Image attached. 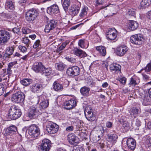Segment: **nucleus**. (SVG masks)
Returning <instances> with one entry per match:
<instances>
[{
	"mask_svg": "<svg viewBox=\"0 0 151 151\" xmlns=\"http://www.w3.org/2000/svg\"><path fill=\"white\" fill-rule=\"evenodd\" d=\"M22 114L20 109L17 106L13 105L10 107L9 110L8 115L12 120H15L19 118Z\"/></svg>",
	"mask_w": 151,
	"mask_h": 151,
	"instance_id": "nucleus-1",
	"label": "nucleus"
},
{
	"mask_svg": "<svg viewBox=\"0 0 151 151\" xmlns=\"http://www.w3.org/2000/svg\"><path fill=\"white\" fill-rule=\"evenodd\" d=\"M27 132L31 137L35 139H37L39 136L40 130L37 126L32 124L28 127L26 131V132Z\"/></svg>",
	"mask_w": 151,
	"mask_h": 151,
	"instance_id": "nucleus-2",
	"label": "nucleus"
},
{
	"mask_svg": "<svg viewBox=\"0 0 151 151\" xmlns=\"http://www.w3.org/2000/svg\"><path fill=\"white\" fill-rule=\"evenodd\" d=\"M38 12L35 8H32L28 10L25 14L26 20L29 23H32L37 18Z\"/></svg>",
	"mask_w": 151,
	"mask_h": 151,
	"instance_id": "nucleus-3",
	"label": "nucleus"
},
{
	"mask_svg": "<svg viewBox=\"0 0 151 151\" xmlns=\"http://www.w3.org/2000/svg\"><path fill=\"white\" fill-rule=\"evenodd\" d=\"M12 35L11 33L3 29L0 30V45H5L10 40Z\"/></svg>",
	"mask_w": 151,
	"mask_h": 151,
	"instance_id": "nucleus-4",
	"label": "nucleus"
},
{
	"mask_svg": "<svg viewBox=\"0 0 151 151\" xmlns=\"http://www.w3.org/2000/svg\"><path fill=\"white\" fill-rule=\"evenodd\" d=\"M25 96L21 92H17L13 94L11 97V101L15 103H23L25 99Z\"/></svg>",
	"mask_w": 151,
	"mask_h": 151,
	"instance_id": "nucleus-5",
	"label": "nucleus"
},
{
	"mask_svg": "<svg viewBox=\"0 0 151 151\" xmlns=\"http://www.w3.org/2000/svg\"><path fill=\"white\" fill-rule=\"evenodd\" d=\"M39 102L41 101L39 107V110L41 111L44 112V109L48 107L49 105L48 100L47 99L46 96L44 95H42L38 97Z\"/></svg>",
	"mask_w": 151,
	"mask_h": 151,
	"instance_id": "nucleus-6",
	"label": "nucleus"
},
{
	"mask_svg": "<svg viewBox=\"0 0 151 151\" xmlns=\"http://www.w3.org/2000/svg\"><path fill=\"white\" fill-rule=\"evenodd\" d=\"M37 110L38 111L35 107H30L29 110V117L31 119H35L38 116V114H41L42 116L47 115L46 112H42L39 109Z\"/></svg>",
	"mask_w": 151,
	"mask_h": 151,
	"instance_id": "nucleus-7",
	"label": "nucleus"
},
{
	"mask_svg": "<svg viewBox=\"0 0 151 151\" xmlns=\"http://www.w3.org/2000/svg\"><path fill=\"white\" fill-rule=\"evenodd\" d=\"M93 110L90 106H87L85 108L84 113L86 118L90 121H94L96 119L95 115L93 114Z\"/></svg>",
	"mask_w": 151,
	"mask_h": 151,
	"instance_id": "nucleus-8",
	"label": "nucleus"
},
{
	"mask_svg": "<svg viewBox=\"0 0 151 151\" xmlns=\"http://www.w3.org/2000/svg\"><path fill=\"white\" fill-rule=\"evenodd\" d=\"M144 40L143 35L139 34L131 36L130 37V41L132 43L139 45L142 44Z\"/></svg>",
	"mask_w": 151,
	"mask_h": 151,
	"instance_id": "nucleus-9",
	"label": "nucleus"
},
{
	"mask_svg": "<svg viewBox=\"0 0 151 151\" xmlns=\"http://www.w3.org/2000/svg\"><path fill=\"white\" fill-rule=\"evenodd\" d=\"M80 71V69L78 66H73L68 68L66 73L68 76L74 77L78 76Z\"/></svg>",
	"mask_w": 151,
	"mask_h": 151,
	"instance_id": "nucleus-10",
	"label": "nucleus"
},
{
	"mask_svg": "<svg viewBox=\"0 0 151 151\" xmlns=\"http://www.w3.org/2000/svg\"><path fill=\"white\" fill-rule=\"evenodd\" d=\"M57 22L54 20H52L48 22L45 26L44 31L47 33L52 32V31L56 27Z\"/></svg>",
	"mask_w": 151,
	"mask_h": 151,
	"instance_id": "nucleus-11",
	"label": "nucleus"
},
{
	"mask_svg": "<svg viewBox=\"0 0 151 151\" xmlns=\"http://www.w3.org/2000/svg\"><path fill=\"white\" fill-rule=\"evenodd\" d=\"M40 147L42 151H49L51 147V141L47 139H43Z\"/></svg>",
	"mask_w": 151,
	"mask_h": 151,
	"instance_id": "nucleus-12",
	"label": "nucleus"
},
{
	"mask_svg": "<svg viewBox=\"0 0 151 151\" xmlns=\"http://www.w3.org/2000/svg\"><path fill=\"white\" fill-rule=\"evenodd\" d=\"M58 126L55 123L50 122L46 126V130L50 134H54L57 132L58 130Z\"/></svg>",
	"mask_w": 151,
	"mask_h": 151,
	"instance_id": "nucleus-13",
	"label": "nucleus"
},
{
	"mask_svg": "<svg viewBox=\"0 0 151 151\" xmlns=\"http://www.w3.org/2000/svg\"><path fill=\"white\" fill-rule=\"evenodd\" d=\"M81 3L77 1L76 4L72 5L69 9V13L72 16L77 15L79 12L81 6Z\"/></svg>",
	"mask_w": 151,
	"mask_h": 151,
	"instance_id": "nucleus-14",
	"label": "nucleus"
},
{
	"mask_svg": "<svg viewBox=\"0 0 151 151\" xmlns=\"http://www.w3.org/2000/svg\"><path fill=\"white\" fill-rule=\"evenodd\" d=\"M14 49V45L7 47L6 48L5 53L3 55V59L4 60H8L13 54Z\"/></svg>",
	"mask_w": 151,
	"mask_h": 151,
	"instance_id": "nucleus-15",
	"label": "nucleus"
},
{
	"mask_svg": "<svg viewBox=\"0 0 151 151\" xmlns=\"http://www.w3.org/2000/svg\"><path fill=\"white\" fill-rule=\"evenodd\" d=\"M47 12L49 14L53 16L56 14H59V10L58 5L54 4L47 8Z\"/></svg>",
	"mask_w": 151,
	"mask_h": 151,
	"instance_id": "nucleus-16",
	"label": "nucleus"
},
{
	"mask_svg": "<svg viewBox=\"0 0 151 151\" xmlns=\"http://www.w3.org/2000/svg\"><path fill=\"white\" fill-rule=\"evenodd\" d=\"M76 99H72L66 101L64 103L65 108L67 110H70L74 108L76 105Z\"/></svg>",
	"mask_w": 151,
	"mask_h": 151,
	"instance_id": "nucleus-17",
	"label": "nucleus"
},
{
	"mask_svg": "<svg viewBox=\"0 0 151 151\" xmlns=\"http://www.w3.org/2000/svg\"><path fill=\"white\" fill-rule=\"evenodd\" d=\"M128 50V48L126 46L122 45L116 49L115 52L117 55L122 56L126 53Z\"/></svg>",
	"mask_w": 151,
	"mask_h": 151,
	"instance_id": "nucleus-18",
	"label": "nucleus"
},
{
	"mask_svg": "<svg viewBox=\"0 0 151 151\" xmlns=\"http://www.w3.org/2000/svg\"><path fill=\"white\" fill-rule=\"evenodd\" d=\"M68 139L70 144L75 145H76L79 142L78 138L73 133L68 135Z\"/></svg>",
	"mask_w": 151,
	"mask_h": 151,
	"instance_id": "nucleus-19",
	"label": "nucleus"
},
{
	"mask_svg": "<svg viewBox=\"0 0 151 151\" xmlns=\"http://www.w3.org/2000/svg\"><path fill=\"white\" fill-rule=\"evenodd\" d=\"M32 68L35 72L41 73L44 69V66L41 63H36L34 64Z\"/></svg>",
	"mask_w": 151,
	"mask_h": 151,
	"instance_id": "nucleus-20",
	"label": "nucleus"
},
{
	"mask_svg": "<svg viewBox=\"0 0 151 151\" xmlns=\"http://www.w3.org/2000/svg\"><path fill=\"white\" fill-rule=\"evenodd\" d=\"M127 144L129 148L131 150H133L136 147V142L134 139L129 138L127 141Z\"/></svg>",
	"mask_w": 151,
	"mask_h": 151,
	"instance_id": "nucleus-21",
	"label": "nucleus"
},
{
	"mask_svg": "<svg viewBox=\"0 0 151 151\" xmlns=\"http://www.w3.org/2000/svg\"><path fill=\"white\" fill-rule=\"evenodd\" d=\"M17 131V127L14 125H12L7 128L6 130V134L7 135H12L14 134Z\"/></svg>",
	"mask_w": 151,
	"mask_h": 151,
	"instance_id": "nucleus-22",
	"label": "nucleus"
},
{
	"mask_svg": "<svg viewBox=\"0 0 151 151\" xmlns=\"http://www.w3.org/2000/svg\"><path fill=\"white\" fill-rule=\"evenodd\" d=\"M14 2L10 0H7L5 4V8L9 11H13L15 9Z\"/></svg>",
	"mask_w": 151,
	"mask_h": 151,
	"instance_id": "nucleus-23",
	"label": "nucleus"
},
{
	"mask_svg": "<svg viewBox=\"0 0 151 151\" xmlns=\"http://www.w3.org/2000/svg\"><path fill=\"white\" fill-rule=\"evenodd\" d=\"M53 89L55 91H60L63 89V86L62 85L59 83L57 81H55L52 85Z\"/></svg>",
	"mask_w": 151,
	"mask_h": 151,
	"instance_id": "nucleus-24",
	"label": "nucleus"
},
{
	"mask_svg": "<svg viewBox=\"0 0 151 151\" xmlns=\"http://www.w3.org/2000/svg\"><path fill=\"white\" fill-rule=\"evenodd\" d=\"M128 28L131 31H134L139 26L138 23L136 21L131 20L129 23Z\"/></svg>",
	"mask_w": 151,
	"mask_h": 151,
	"instance_id": "nucleus-25",
	"label": "nucleus"
},
{
	"mask_svg": "<svg viewBox=\"0 0 151 151\" xmlns=\"http://www.w3.org/2000/svg\"><path fill=\"white\" fill-rule=\"evenodd\" d=\"M90 89L86 86L81 87L80 89L81 94L84 97H88L89 95Z\"/></svg>",
	"mask_w": 151,
	"mask_h": 151,
	"instance_id": "nucleus-26",
	"label": "nucleus"
},
{
	"mask_svg": "<svg viewBox=\"0 0 151 151\" xmlns=\"http://www.w3.org/2000/svg\"><path fill=\"white\" fill-rule=\"evenodd\" d=\"M42 88V84H35L32 85L30 87V89L33 93H38L40 90Z\"/></svg>",
	"mask_w": 151,
	"mask_h": 151,
	"instance_id": "nucleus-27",
	"label": "nucleus"
},
{
	"mask_svg": "<svg viewBox=\"0 0 151 151\" xmlns=\"http://www.w3.org/2000/svg\"><path fill=\"white\" fill-rule=\"evenodd\" d=\"M74 52L76 55L81 58L85 57L87 56V54L85 52L78 48H75Z\"/></svg>",
	"mask_w": 151,
	"mask_h": 151,
	"instance_id": "nucleus-28",
	"label": "nucleus"
},
{
	"mask_svg": "<svg viewBox=\"0 0 151 151\" xmlns=\"http://www.w3.org/2000/svg\"><path fill=\"white\" fill-rule=\"evenodd\" d=\"M96 49L99 52L100 55L102 56H105L106 54V48L102 46H97Z\"/></svg>",
	"mask_w": 151,
	"mask_h": 151,
	"instance_id": "nucleus-29",
	"label": "nucleus"
},
{
	"mask_svg": "<svg viewBox=\"0 0 151 151\" xmlns=\"http://www.w3.org/2000/svg\"><path fill=\"white\" fill-rule=\"evenodd\" d=\"M117 119L119 122L122 124L123 127L126 130H128L129 129L130 125L129 123L127 121H124L123 119H121L119 118H118ZM116 121H117V120H116Z\"/></svg>",
	"mask_w": 151,
	"mask_h": 151,
	"instance_id": "nucleus-30",
	"label": "nucleus"
},
{
	"mask_svg": "<svg viewBox=\"0 0 151 151\" xmlns=\"http://www.w3.org/2000/svg\"><path fill=\"white\" fill-rule=\"evenodd\" d=\"M78 44L81 48H86L88 46V43L87 40H79Z\"/></svg>",
	"mask_w": 151,
	"mask_h": 151,
	"instance_id": "nucleus-31",
	"label": "nucleus"
},
{
	"mask_svg": "<svg viewBox=\"0 0 151 151\" xmlns=\"http://www.w3.org/2000/svg\"><path fill=\"white\" fill-rule=\"evenodd\" d=\"M61 2L64 10L67 11L70 4V0H61Z\"/></svg>",
	"mask_w": 151,
	"mask_h": 151,
	"instance_id": "nucleus-32",
	"label": "nucleus"
},
{
	"mask_svg": "<svg viewBox=\"0 0 151 151\" xmlns=\"http://www.w3.org/2000/svg\"><path fill=\"white\" fill-rule=\"evenodd\" d=\"M121 66L119 64H115V65H114V71H115L114 77H116V76L118 75H120V74H121Z\"/></svg>",
	"mask_w": 151,
	"mask_h": 151,
	"instance_id": "nucleus-33",
	"label": "nucleus"
},
{
	"mask_svg": "<svg viewBox=\"0 0 151 151\" xmlns=\"http://www.w3.org/2000/svg\"><path fill=\"white\" fill-rule=\"evenodd\" d=\"M33 82V80L30 78H24L20 81L22 84L24 86H27Z\"/></svg>",
	"mask_w": 151,
	"mask_h": 151,
	"instance_id": "nucleus-34",
	"label": "nucleus"
},
{
	"mask_svg": "<svg viewBox=\"0 0 151 151\" xmlns=\"http://www.w3.org/2000/svg\"><path fill=\"white\" fill-rule=\"evenodd\" d=\"M106 37L108 40H113V32L112 28L109 29L106 33Z\"/></svg>",
	"mask_w": 151,
	"mask_h": 151,
	"instance_id": "nucleus-35",
	"label": "nucleus"
},
{
	"mask_svg": "<svg viewBox=\"0 0 151 151\" xmlns=\"http://www.w3.org/2000/svg\"><path fill=\"white\" fill-rule=\"evenodd\" d=\"M119 76H121V74L120 75H118L116 76V77H114L115 79L119 81L122 84L125 85L126 83L127 79L124 77L120 78Z\"/></svg>",
	"mask_w": 151,
	"mask_h": 151,
	"instance_id": "nucleus-36",
	"label": "nucleus"
},
{
	"mask_svg": "<svg viewBox=\"0 0 151 151\" xmlns=\"http://www.w3.org/2000/svg\"><path fill=\"white\" fill-rule=\"evenodd\" d=\"M142 97H143V96H142ZM150 98H151L149 96L147 95L144 96L142 102L143 104L145 106L149 105L150 101Z\"/></svg>",
	"mask_w": 151,
	"mask_h": 151,
	"instance_id": "nucleus-37",
	"label": "nucleus"
},
{
	"mask_svg": "<svg viewBox=\"0 0 151 151\" xmlns=\"http://www.w3.org/2000/svg\"><path fill=\"white\" fill-rule=\"evenodd\" d=\"M145 145L146 147L151 146V138L149 136H146L145 138Z\"/></svg>",
	"mask_w": 151,
	"mask_h": 151,
	"instance_id": "nucleus-38",
	"label": "nucleus"
},
{
	"mask_svg": "<svg viewBox=\"0 0 151 151\" xmlns=\"http://www.w3.org/2000/svg\"><path fill=\"white\" fill-rule=\"evenodd\" d=\"M52 72V70L51 68H46L44 66V69H43V72L41 74H43L45 73V76H47L49 75Z\"/></svg>",
	"mask_w": 151,
	"mask_h": 151,
	"instance_id": "nucleus-39",
	"label": "nucleus"
},
{
	"mask_svg": "<svg viewBox=\"0 0 151 151\" xmlns=\"http://www.w3.org/2000/svg\"><path fill=\"white\" fill-rule=\"evenodd\" d=\"M138 109L136 108H133L132 109L130 112V115L132 117L135 118L138 114Z\"/></svg>",
	"mask_w": 151,
	"mask_h": 151,
	"instance_id": "nucleus-40",
	"label": "nucleus"
},
{
	"mask_svg": "<svg viewBox=\"0 0 151 151\" xmlns=\"http://www.w3.org/2000/svg\"><path fill=\"white\" fill-rule=\"evenodd\" d=\"M88 11V9L86 6H84L81 10V12L80 14L81 17H84L87 14V12Z\"/></svg>",
	"mask_w": 151,
	"mask_h": 151,
	"instance_id": "nucleus-41",
	"label": "nucleus"
},
{
	"mask_svg": "<svg viewBox=\"0 0 151 151\" xmlns=\"http://www.w3.org/2000/svg\"><path fill=\"white\" fill-rule=\"evenodd\" d=\"M141 125L140 121L138 119H136L135 123L133 125V127L135 128V129H139V127Z\"/></svg>",
	"mask_w": 151,
	"mask_h": 151,
	"instance_id": "nucleus-42",
	"label": "nucleus"
},
{
	"mask_svg": "<svg viewBox=\"0 0 151 151\" xmlns=\"http://www.w3.org/2000/svg\"><path fill=\"white\" fill-rule=\"evenodd\" d=\"M149 4L150 3L148 2V0H142L140 3L141 6L142 8L147 7Z\"/></svg>",
	"mask_w": 151,
	"mask_h": 151,
	"instance_id": "nucleus-43",
	"label": "nucleus"
},
{
	"mask_svg": "<svg viewBox=\"0 0 151 151\" xmlns=\"http://www.w3.org/2000/svg\"><path fill=\"white\" fill-rule=\"evenodd\" d=\"M143 70H145L146 72H149L151 70V62L148 63L145 67L142 69L141 71Z\"/></svg>",
	"mask_w": 151,
	"mask_h": 151,
	"instance_id": "nucleus-44",
	"label": "nucleus"
},
{
	"mask_svg": "<svg viewBox=\"0 0 151 151\" xmlns=\"http://www.w3.org/2000/svg\"><path fill=\"white\" fill-rule=\"evenodd\" d=\"M119 34H118V32L117 30L114 28V42L116 41L119 37Z\"/></svg>",
	"mask_w": 151,
	"mask_h": 151,
	"instance_id": "nucleus-45",
	"label": "nucleus"
},
{
	"mask_svg": "<svg viewBox=\"0 0 151 151\" xmlns=\"http://www.w3.org/2000/svg\"><path fill=\"white\" fill-rule=\"evenodd\" d=\"M26 0H20L18 2L19 6H21L22 9L24 8L25 6Z\"/></svg>",
	"mask_w": 151,
	"mask_h": 151,
	"instance_id": "nucleus-46",
	"label": "nucleus"
},
{
	"mask_svg": "<svg viewBox=\"0 0 151 151\" xmlns=\"http://www.w3.org/2000/svg\"><path fill=\"white\" fill-rule=\"evenodd\" d=\"M22 33L24 34L29 33L31 32V30L27 27H23L22 29Z\"/></svg>",
	"mask_w": 151,
	"mask_h": 151,
	"instance_id": "nucleus-47",
	"label": "nucleus"
},
{
	"mask_svg": "<svg viewBox=\"0 0 151 151\" xmlns=\"http://www.w3.org/2000/svg\"><path fill=\"white\" fill-rule=\"evenodd\" d=\"M136 10L134 9H129L128 12V14L129 15L134 16L136 14Z\"/></svg>",
	"mask_w": 151,
	"mask_h": 151,
	"instance_id": "nucleus-48",
	"label": "nucleus"
},
{
	"mask_svg": "<svg viewBox=\"0 0 151 151\" xmlns=\"http://www.w3.org/2000/svg\"><path fill=\"white\" fill-rule=\"evenodd\" d=\"M40 41L39 40H37L35 42L33 45V47L34 48H40V47H39V46H41V45L40 44Z\"/></svg>",
	"mask_w": 151,
	"mask_h": 151,
	"instance_id": "nucleus-49",
	"label": "nucleus"
},
{
	"mask_svg": "<svg viewBox=\"0 0 151 151\" xmlns=\"http://www.w3.org/2000/svg\"><path fill=\"white\" fill-rule=\"evenodd\" d=\"M23 42L27 46H29V44H30V42L28 37H26L23 39Z\"/></svg>",
	"mask_w": 151,
	"mask_h": 151,
	"instance_id": "nucleus-50",
	"label": "nucleus"
},
{
	"mask_svg": "<svg viewBox=\"0 0 151 151\" xmlns=\"http://www.w3.org/2000/svg\"><path fill=\"white\" fill-rule=\"evenodd\" d=\"M18 48L19 50L23 53L27 51L26 47L24 46L19 45L18 46Z\"/></svg>",
	"mask_w": 151,
	"mask_h": 151,
	"instance_id": "nucleus-51",
	"label": "nucleus"
},
{
	"mask_svg": "<svg viewBox=\"0 0 151 151\" xmlns=\"http://www.w3.org/2000/svg\"><path fill=\"white\" fill-rule=\"evenodd\" d=\"M4 85L1 83H0V96H1L4 93Z\"/></svg>",
	"mask_w": 151,
	"mask_h": 151,
	"instance_id": "nucleus-52",
	"label": "nucleus"
},
{
	"mask_svg": "<svg viewBox=\"0 0 151 151\" xmlns=\"http://www.w3.org/2000/svg\"><path fill=\"white\" fill-rule=\"evenodd\" d=\"M65 58L69 62L72 63H74L76 62V59L74 58L67 56L65 57Z\"/></svg>",
	"mask_w": 151,
	"mask_h": 151,
	"instance_id": "nucleus-53",
	"label": "nucleus"
},
{
	"mask_svg": "<svg viewBox=\"0 0 151 151\" xmlns=\"http://www.w3.org/2000/svg\"><path fill=\"white\" fill-rule=\"evenodd\" d=\"M12 31L14 33L18 34L20 33L19 31V28L18 27H14L12 29Z\"/></svg>",
	"mask_w": 151,
	"mask_h": 151,
	"instance_id": "nucleus-54",
	"label": "nucleus"
},
{
	"mask_svg": "<svg viewBox=\"0 0 151 151\" xmlns=\"http://www.w3.org/2000/svg\"><path fill=\"white\" fill-rule=\"evenodd\" d=\"M58 69L59 70H62L64 68L65 66L62 63H60L57 65Z\"/></svg>",
	"mask_w": 151,
	"mask_h": 151,
	"instance_id": "nucleus-55",
	"label": "nucleus"
},
{
	"mask_svg": "<svg viewBox=\"0 0 151 151\" xmlns=\"http://www.w3.org/2000/svg\"><path fill=\"white\" fill-rule=\"evenodd\" d=\"M16 151H25V150L22 145H19L16 149Z\"/></svg>",
	"mask_w": 151,
	"mask_h": 151,
	"instance_id": "nucleus-56",
	"label": "nucleus"
},
{
	"mask_svg": "<svg viewBox=\"0 0 151 151\" xmlns=\"http://www.w3.org/2000/svg\"><path fill=\"white\" fill-rule=\"evenodd\" d=\"M146 17L147 19L151 21V11H148L146 13Z\"/></svg>",
	"mask_w": 151,
	"mask_h": 151,
	"instance_id": "nucleus-57",
	"label": "nucleus"
},
{
	"mask_svg": "<svg viewBox=\"0 0 151 151\" xmlns=\"http://www.w3.org/2000/svg\"><path fill=\"white\" fill-rule=\"evenodd\" d=\"M129 84L132 85H135L137 84L136 81L132 78L130 79V81Z\"/></svg>",
	"mask_w": 151,
	"mask_h": 151,
	"instance_id": "nucleus-58",
	"label": "nucleus"
},
{
	"mask_svg": "<svg viewBox=\"0 0 151 151\" xmlns=\"http://www.w3.org/2000/svg\"><path fill=\"white\" fill-rule=\"evenodd\" d=\"M108 141L110 142H112L113 140V137L112 134H108L107 136Z\"/></svg>",
	"mask_w": 151,
	"mask_h": 151,
	"instance_id": "nucleus-59",
	"label": "nucleus"
},
{
	"mask_svg": "<svg viewBox=\"0 0 151 151\" xmlns=\"http://www.w3.org/2000/svg\"><path fill=\"white\" fill-rule=\"evenodd\" d=\"M74 129V127L73 126H69L67 127L66 129V130L68 132H71Z\"/></svg>",
	"mask_w": 151,
	"mask_h": 151,
	"instance_id": "nucleus-60",
	"label": "nucleus"
},
{
	"mask_svg": "<svg viewBox=\"0 0 151 151\" xmlns=\"http://www.w3.org/2000/svg\"><path fill=\"white\" fill-rule=\"evenodd\" d=\"M15 63L14 62H12L9 63L8 65V67L9 68H12V67Z\"/></svg>",
	"mask_w": 151,
	"mask_h": 151,
	"instance_id": "nucleus-61",
	"label": "nucleus"
},
{
	"mask_svg": "<svg viewBox=\"0 0 151 151\" xmlns=\"http://www.w3.org/2000/svg\"><path fill=\"white\" fill-rule=\"evenodd\" d=\"M103 3L102 0H97L96 1V3L98 5H102Z\"/></svg>",
	"mask_w": 151,
	"mask_h": 151,
	"instance_id": "nucleus-62",
	"label": "nucleus"
},
{
	"mask_svg": "<svg viewBox=\"0 0 151 151\" xmlns=\"http://www.w3.org/2000/svg\"><path fill=\"white\" fill-rule=\"evenodd\" d=\"M112 126V123L110 122H108L106 123V126L108 128H110Z\"/></svg>",
	"mask_w": 151,
	"mask_h": 151,
	"instance_id": "nucleus-63",
	"label": "nucleus"
},
{
	"mask_svg": "<svg viewBox=\"0 0 151 151\" xmlns=\"http://www.w3.org/2000/svg\"><path fill=\"white\" fill-rule=\"evenodd\" d=\"M72 151H83L82 148L80 149L79 148H76V149H74V148H73Z\"/></svg>",
	"mask_w": 151,
	"mask_h": 151,
	"instance_id": "nucleus-64",
	"label": "nucleus"
}]
</instances>
